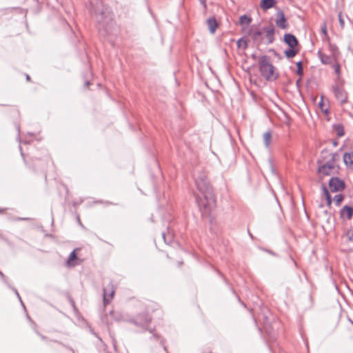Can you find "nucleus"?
<instances>
[{"label": "nucleus", "mask_w": 353, "mask_h": 353, "mask_svg": "<svg viewBox=\"0 0 353 353\" xmlns=\"http://www.w3.org/2000/svg\"><path fill=\"white\" fill-rule=\"evenodd\" d=\"M353 214V209L349 206H344L341 210V215L343 217H346L347 219L352 218Z\"/></svg>", "instance_id": "11"}, {"label": "nucleus", "mask_w": 353, "mask_h": 353, "mask_svg": "<svg viewBox=\"0 0 353 353\" xmlns=\"http://www.w3.org/2000/svg\"><path fill=\"white\" fill-rule=\"evenodd\" d=\"M319 56L321 59V61L323 64H329L330 65V64L332 63V58L330 57H329L328 55H326L325 54H322V53L319 52Z\"/></svg>", "instance_id": "15"}, {"label": "nucleus", "mask_w": 353, "mask_h": 353, "mask_svg": "<svg viewBox=\"0 0 353 353\" xmlns=\"http://www.w3.org/2000/svg\"><path fill=\"white\" fill-rule=\"evenodd\" d=\"M296 65H297V73L299 74H301L303 72L301 63L298 62Z\"/></svg>", "instance_id": "27"}, {"label": "nucleus", "mask_w": 353, "mask_h": 353, "mask_svg": "<svg viewBox=\"0 0 353 353\" xmlns=\"http://www.w3.org/2000/svg\"><path fill=\"white\" fill-rule=\"evenodd\" d=\"M349 239L350 240H352L353 239V234L349 236Z\"/></svg>", "instance_id": "32"}, {"label": "nucleus", "mask_w": 353, "mask_h": 353, "mask_svg": "<svg viewBox=\"0 0 353 353\" xmlns=\"http://www.w3.org/2000/svg\"><path fill=\"white\" fill-rule=\"evenodd\" d=\"M201 3L205 6V0H200Z\"/></svg>", "instance_id": "31"}, {"label": "nucleus", "mask_w": 353, "mask_h": 353, "mask_svg": "<svg viewBox=\"0 0 353 353\" xmlns=\"http://www.w3.org/2000/svg\"><path fill=\"white\" fill-rule=\"evenodd\" d=\"M198 192L195 193L196 201L203 216H209L215 208V199L211 186L207 181L206 175L201 173L194 176Z\"/></svg>", "instance_id": "1"}, {"label": "nucleus", "mask_w": 353, "mask_h": 353, "mask_svg": "<svg viewBox=\"0 0 353 353\" xmlns=\"http://www.w3.org/2000/svg\"><path fill=\"white\" fill-rule=\"evenodd\" d=\"M236 45H237L238 48H242V49H245L248 46L247 41L243 38L239 39L236 42Z\"/></svg>", "instance_id": "23"}, {"label": "nucleus", "mask_w": 353, "mask_h": 353, "mask_svg": "<svg viewBox=\"0 0 353 353\" xmlns=\"http://www.w3.org/2000/svg\"><path fill=\"white\" fill-rule=\"evenodd\" d=\"M26 79H27V80H28V81L30 79V77H29V75H27V76H26Z\"/></svg>", "instance_id": "34"}, {"label": "nucleus", "mask_w": 353, "mask_h": 353, "mask_svg": "<svg viewBox=\"0 0 353 353\" xmlns=\"http://www.w3.org/2000/svg\"><path fill=\"white\" fill-rule=\"evenodd\" d=\"M343 161L347 166L353 168V152L345 153Z\"/></svg>", "instance_id": "12"}, {"label": "nucleus", "mask_w": 353, "mask_h": 353, "mask_svg": "<svg viewBox=\"0 0 353 353\" xmlns=\"http://www.w3.org/2000/svg\"><path fill=\"white\" fill-rule=\"evenodd\" d=\"M110 314L116 321H122L125 320L124 316L120 312H112Z\"/></svg>", "instance_id": "19"}, {"label": "nucleus", "mask_w": 353, "mask_h": 353, "mask_svg": "<svg viewBox=\"0 0 353 353\" xmlns=\"http://www.w3.org/2000/svg\"><path fill=\"white\" fill-rule=\"evenodd\" d=\"M276 2L275 0H261L260 3L261 8L267 10L275 6Z\"/></svg>", "instance_id": "10"}, {"label": "nucleus", "mask_w": 353, "mask_h": 353, "mask_svg": "<svg viewBox=\"0 0 353 353\" xmlns=\"http://www.w3.org/2000/svg\"><path fill=\"white\" fill-rule=\"evenodd\" d=\"M252 19L247 17L246 15H242L239 18V23L241 25V26H244V25H248L250 23Z\"/></svg>", "instance_id": "20"}, {"label": "nucleus", "mask_w": 353, "mask_h": 353, "mask_svg": "<svg viewBox=\"0 0 353 353\" xmlns=\"http://www.w3.org/2000/svg\"><path fill=\"white\" fill-rule=\"evenodd\" d=\"M329 187L332 192L341 191L344 188V183L338 178L332 177L329 181Z\"/></svg>", "instance_id": "5"}, {"label": "nucleus", "mask_w": 353, "mask_h": 353, "mask_svg": "<svg viewBox=\"0 0 353 353\" xmlns=\"http://www.w3.org/2000/svg\"><path fill=\"white\" fill-rule=\"evenodd\" d=\"M88 84H89V82H88V81L85 82V85H86V86H88Z\"/></svg>", "instance_id": "35"}, {"label": "nucleus", "mask_w": 353, "mask_h": 353, "mask_svg": "<svg viewBox=\"0 0 353 353\" xmlns=\"http://www.w3.org/2000/svg\"><path fill=\"white\" fill-rule=\"evenodd\" d=\"M14 292H15L16 294L17 295L18 298L19 299V300L21 301V298H20V296H19L18 292L16 290H14Z\"/></svg>", "instance_id": "30"}, {"label": "nucleus", "mask_w": 353, "mask_h": 353, "mask_svg": "<svg viewBox=\"0 0 353 353\" xmlns=\"http://www.w3.org/2000/svg\"><path fill=\"white\" fill-rule=\"evenodd\" d=\"M284 41L290 46L291 48H294L297 44L298 41L296 37L292 34H285L284 35Z\"/></svg>", "instance_id": "9"}, {"label": "nucleus", "mask_w": 353, "mask_h": 353, "mask_svg": "<svg viewBox=\"0 0 353 353\" xmlns=\"http://www.w3.org/2000/svg\"><path fill=\"white\" fill-rule=\"evenodd\" d=\"M323 194L326 199L327 205L328 206H330L332 204V197H331L327 189L324 185L323 186Z\"/></svg>", "instance_id": "17"}, {"label": "nucleus", "mask_w": 353, "mask_h": 353, "mask_svg": "<svg viewBox=\"0 0 353 353\" xmlns=\"http://www.w3.org/2000/svg\"><path fill=\"white\" fill-rule=\"evenodd\" d=\"M259 68L261 74L268 81H272L277 78L278 74L274 67L270 63L266 57H263L259 61Z\"/></svg>", "instance_id": "2"}, {"label": "nucleus", "mask_w": 353, "mask_h": 353, "mask_svg": "<svg viewBox=\"0 0 353 353\" xmlns=\"http://www.w3.org/2000/svg\"><path fill=\"white\" fill-rule=\"evenodd\" d=\"M333 56H334V59H336V54H335V53H334V52Z\"/></svg>", "instance_id": "36"}, {"label": "nucleus", "mask_w": 353, "mask_h": 353, "mask_svg": "<svg viewBox=\"0 0 353 353\" xmlns=\"http://www.w3.org/2000/svg\"><path fill=\"white\" fill-rule=\"evenodd\" d=\"M335 170L334 156L325 164L320 165L319 168V172L323 175H330Z\"/></svg>", "instance_id": "3"}, {"label": "nucleus", "mask_w": 353, "mask_h": 353, "mask_svg": "<svg viewBox=\"0 0 353 353\" xmlns=\"http://www.w3.org/2000/svg\"><path fill=\"white\" fill-rule=\"evenodd\" d=\"M340 23H341V25L343 23V20L341 19H340Z\"/></svg>", "instance_id": "33"}, {"label": "nucleus", "mask_w": 353, "mask_h": 353, "mask_svg": "<svg viewBox=\"0 0 353 353\" xmlns=\"http://www.w3.org/2000/svg\"><path fill=\"white\" fill-rule=\"evenodd\" d=\"M150 320L148 316L141 315V316H137L135 319L132 321V322L134 325H136L141 328H145L150 323Z\"/></svg>", "instance_id": "8"}, {"label": "nucleus", "mask_w": 353, "mask_h": 353, "mask_svg": "<svg viewBox=\"0 0 353 353\" xmlns=\"http://www.w3.org/2000/svg\"><path fill=\"white\" fill-rule=\"evenodd\" d=\"M77 259V255H76V253H75V250H73L68 259V261H67V263L68 265V266H74L76 265V263L74 262V260H76Z\"/></svg>", "instance_id": "18"}, {"label": "nucleus", "mask_w": 353, "mask_h": 353, "mask_svg": "<svg viewBox=\"0 0 353 353\" xmlns=\"http://www.w3.org/2000/svg\"><path fill=\"white\" fill-rule=\"evenodd\" d=\"M343 199V196L341 194H336L334 197V201L335 202L336 205H339L341 204Z\"/></svg>", "instance_id": "24"}, {"label": "nucleus", "mask_w": 353, "mask_h": 353, "mask_svg": "<svg viewBox=\"0 0 353 353\" xmlns=\"http://www.w3.org/2000/svg\"><path fill=\"white\" fill-rule=\"evenodd\" d=\"M262 35V32L259 30H256L252 34V38L254 40H257L259 39V37Z\"/></svg>", "instance_id": "25"}, {"label": "nucleus", "mask_w": 353, "mask_h": 353, "mask_svg": "<svg viewBox=\"0 0 353 353\" xmlns=\"http://www.w3.org/2000/svg\"><path fill=\"white\" fill-rule=\"evenodd\" d=\"M337 134L339 137H342L343 135V130H339L338 132H337Z\"/></svg>", "instance_id": "29"}, {"label": "nucleus", "mask_w": 353, "mask_h": 353, "mask_svg": "<svg viewBox=\"0 0 353 353\" xmlns=\"http://www.w3.org/2000/svg\"><path fill=\"white\" fill-rule=\"evenodd\" d=\"M276 25L283 30L288 28V23L285 17L284 12L282 10H279L276 14L275 19Z\"/></svg>", "instance_id": "4"}, {"label": "nucleus", "mask_w": 353, "mask_h": 353, "mask_svg": "<svg viewBox=\"0 0 353 353\" xmlns=\"http://www.w3.org/2000/svg\"><path fill=\"white\" fill-rule=\"evenodd\" d=\"M207 25L210 32L212 34H214L216 31V29L218 26L217 22L214 18H210L207 20Z\"/></svg>", "instance_id": "13"}, {"label": "nucleus", "mask_w": 353, "mask_h": 353, "mask_svg": "<svg viewBox=\"0 0 353 353\" xmlns=\"http://www.w3.org/2000/svg\"><path fill=\"white\" fill-rule=\"evenodd\" d=\"M272 134L270 132H266L263 134V142L265 148H268L270 145Z\"/></svg>", "instance_id": "16"}, {"label": "nucleus", "mask_w": 353, "mask_h": 353, "mask_svg": "<svg viewBox=\"0 0 353 353\" xmlns=\"http://www.w3.org/2000/svg\"><path fill=\"white\" fill-rule=\"evenodd\" d=\"M265 34H266V37L268 39L269 42L270 43L273 42V41H274V28H265Z\"/></svg>", "instance_id": "14"}, {"label": "nucleus", "mask_w": 353, "mask_h": 353, "mask_svg": "<svg viewBox=\"0 0 353 353\" xmlns=\"http://www.w3.org/2000/svg\"><path fill=\"white\" fill-rule=\"evenodd\" d=\"M321 32L322 34L326 37L327 36V28L325 23H323V25L321 27Z\"/></svg>", "instance_id": "28"}, {"label": "nucleus", "mask_w": 353, "mask_h": 353, "mask_svg": "<svg viewBox=\"0 0 353 353\" xmlns=\"http://www.w3.org/2000/svg\"><path fill=\"white\" fill-rule=\"evenodd\" d=\"M114 294V290L112 284L110 283L103 288V303L108 304L112 299Z\"/></svg>", "instance_id": "6"}, {"label": "nucleus", "mask_w": 353, "mask_h": 353, "mask_svg": "<svg viewBox=\"0 0 353 353\" xmlns=\"http://www.w3.org/2000/svg\"><path fill=\"white\" fill-rule=\"evenodd\" d=\"M297 51L294 50V48H290L285 50V55L288 58H292L296 54Z\"/></svg>", "instance_id": "22"}, {"label": "nucleus", "mask_w": 353, "mask_h": 353, "mask_svg": "<svg viewBox=\"0 0 353 353\" xmlns=\"http://www.w3.org/2000/svg\"><path fill=\"white\" fill-rule=\"evenodd\" d=\"M319 107L323 112L325 114L328 112L327 106L325 104L323 97L322 96L321 97V101L319 102Z\"/></svg>", "instance_id": "21"}, {"label": "nucleus", "mask_w": 353, "mask_h": 353, "mask_svg": "<svg viewBox=\"0 0 353 353\" xmlns=\"http://www.w3.org/2000/svg\"><path fill=\"white\" fill-rule=\"evenodd\" d=\"M333 68L334 69L335 73L337 75H339L340 74V65H339V64L338 63H335L333 65Z\"/></svg>", "instance_id": "26"}, {"label": "nucleus", "mask_w": 353, "mask_h": 353, "mask_svg": "<svg viewBox=\"0 0 353 353\" xmlns=\"http://www.w3.org/2000/svg\"><path fill=\"white\" fill-rule=\"evenodd\" d=\"M333 92L336 99L341 103L347 101V93L345 90L338 86L333 87Z\"/></svg>", "instance_id": "7"}]
</instances>
